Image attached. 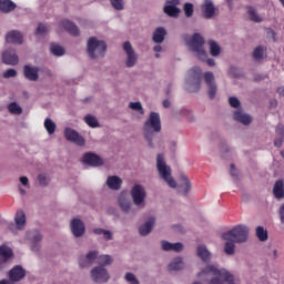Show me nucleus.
<instances>
[{
	"mask_svg": "<svg viewBox=\"0 0 284 284\" xmlns=\"http://www.w3.org/2000/svg\"><path fill=\"white\" fill-rule=\"evenodd\" d=\"M161 114L159 112L152 111L149 119L145 120L143 124V136L149 145V148H154V133L161 132Z\"/></svg>",
	"mask_w": 284,
	"mask_h": 284,
	"instance_id": "obj_1",
	"label": "nucleus"
},
{
	"mask_svg": "<svg viewBox=\"0 0 284 284\" xmlns=\"http://www.w3.org/2000/svg\"><path fill=\"white\" fill-rule=\"evenodd\" d=\"M207 276H213L210 284H223L224 282L229 284H234V275L227 272L226 270H219L214 265H209L206 268L202 270L201 273L197 274V277L204 278ZM201 284V283H193Z\"/></svg>",
	"mask_w": 284,
	"mask_h": 284,
	"instance_id": "obj_2",
	"label": "nucleus"
},
{
	"mask_svg": "<svg viewBox=\"0 0 284 284\" xmlns=\"http://www.w3.org/2000/svg\"><path fill=\"white\" fill-rule=\"evenodd\" d=\"M155 168L160 179L163 180L171 190H176L178 184L176 180L172 176V168L168 164L165 156L161 153L156 155Z\"/></svg>",
	"mask_w": 284,
	"mask_h": 284,
	"instance_id": "obj_3",
	"label": "nucleus"
},
{
	"mask_svg": "<svg viewBox=\"0 0 284 284\" xmlns=\"http://www.w3.org/2000/svg\"><path fill=\"white\" fill-rule=\"evenodd\" d=\"M189 45L191 50L195 53L199 60L201 61L206 60V63L209 67L216 65V61L214 59L212 58L207 59V51H205V48L203 47L205 45V39L203 38V36H201V33H194L191 37Z\"/></svg>",
	"mask_w": 284,
	"mask_h": 284,
	"instance_id": "obj_4",
	"label": "nucleus"
},
{
	"mask_svg": "<svg viewBox=\"0 0 284 284\" xmlns=\"http://www.w3.org/2000/svg\"><path fill=\"white\" fill-rule=\"evenodd\" d=\"M108 52V44L103 40H99L97 37H91L87 41V54L92 61L97 59H103Z\"/></svg>",
	"mask_w": 284,
	"mask_h": 284,
	"instance_id": "obj_5",
	"label": "nucleus"
},
{
	"mask_svg": "<svg viewBox=\"0 0 284 284\" xmlns=\"http://www.w3.org/2000/svg\"><path fill=\"white\" fill-rule=\"evenodd\" d=\"M248 234L250 229L243 224H240L239 226L231 229V231L223 233L222 239L224 241H234L235 243H245Z\"/></svg>",
	"mask_w": 284,
	"mask_h": 284,
	"instance_id": "obj_6",
	"label": "nucleus"
},
{
	"mask_svg": "<svg viewBox=\"0 0 284 284\" xmlns=\"http://www.w3.org/2000/svg\"><path fill=\"white\" fill-rule=\"evenodd\" d=\"M26 241L29 243L31 252H39L41 250V241H43V233L37 229H32L26 232Z\"/></svg>",
	"mask_w": 284,
	"mask_h": 284,
	"instance_id": "obj_7",
	"label": "nucleus"
},
{
	"mask_svg": "<svg viewBox=\"0 0 284 284\" xmlns=\"http://www.w3.org/2000/svg\"><path fill=\"white\" fill-rule=\"evenodd\" d=\"M148 196V192L145 191V186L141 184H135L131 189V197L133 205L138 207V210H143L145 207V199Z\"/></svg>",
	"mask_w": 284,
	"mask_h": 284,
	"instance_id": "obj_8",
	"label": "nucleus"
},
{
	"mask_svg": "<svg viewBox=\"0 0 284 284\" xmlns=\"http://www.w3.org/2000/svg\"><path fill=\"white\" fill-rule=\"evenodd\" d=\"M203 78V71L200 67H193L189 71V92L194 93L201 90V79Z\"/></svg>",
	"mask_w": 284,
	"mask_h": 284,
	"instance_id": "obj_9",
	"label": "nucleus"
},
{
	"mask_svg": "<svg viewBox=\"0 0 284 284\" xmlns=\"http://www.w3.org/2000/svg\"><path fill=\"white\" fill-rule=\"evenodd\" d=\"M90 278L92 283L105 284L110 282L111 275L106 267L93 266L90 271Z\"/></svg>",
	"mask_w": 284,
	"mask_h": 284,
	"instance_id": "obj_10",
	"label": "nucleus"
},
{
	"mask_svg": "<svg viewBox=\"0 0 284 284\" xmlns=\"http://www.w3.org/2000/svg\"><path fill=\"white\" fill-rule=\"evenodd\" d=\"M45 72V74H50V69L48 68H39L37 65L26 64L23 67V77L27 81H39V73Z\"/></svg>",
	"mask_w": 284,
	"mask_h": 284,
	"instance_id": "obj_11",
	"label": "nucleus"
},
{
	"mask_svg": "<svg viewBox=\"0 0 284 284\" xmlns=\"http://www.w3.org/2000/svg\"><path fill=\"white\" fill-rule=\"evenodd\" d=\"M98 258H99V250L89 251L87 254L79 256V260H78L79 267H81L82 270L92 267V265L97 263Z\"/></svg>",
	"mask_w": 284,
	"mask_h": 284,
	"instance_id": "obj_12",
	"label": "nucleus"
},
{
	"mask_svg": "<svg viewBox=\"0 0 284 284\" xmlns=\"http://www.w3.org/2000/svg\"><path fill=\"white\" fill-rule=\"evenodd\" d=\"M64 138L69 143H74L79 148H83L85 145V138L83 135H80L77 130L72 128H65L64 129Z\"/></svg>",
	"mask_w": 284,
	"mask_h": 284,
	"instance_id": "obj_13",
	"label": "nucleus"
},
{
	"mask_svg": "<svg viewBox=\"0 0 284 284\" xmlns=\"http://www.w3.org/2000/svg\"><path fill=\"white\" fill-rule=\"evenodd\" d=\"M27 223H28V220L26 217V212H23L22 210H19L16 212V215H14V224L13 223L9 224V230L11 232H14L16 230H18L19 232H23V230H26Z\"/></svg>",
	"mask_w": 284,
	"mask_h": 284,
	"instance_id": "obj_14",
	"label": "nucleus"
},
{
	"mask_svg": "<svg viewBox=\"0 0 284 284\" xmlns=\"http://www.w3.org/2000/svg\"><path fill=\"white\" fill-rule=\"evenodd\" d=\"M70 232L74 239H81L85 234V223L79 217H74L70 221Z\"/></svg>",
	"mask_w": 284,
	"mask_h": 284,
	"instance_id": "obj_15",
	"label": "nucleus"
},
{
	"mask_svg": "<svg viewBox=\"0 0 284 284\" xmlns=\"http://www.w3.org/2000/svg\"><path fill=\"white\" fill-rule=\"evenodd\" d=\"M123 50L126 54V68H134L136 65V62L139 61V55H136V52H134V49L132 48L130 41L124 42Z\"/></svg>",
	"mask_w": 284,
	"mask_h": 284,
	"instance_id": "obj_16",
	"label": "nucleus"
},
{
	"mask_svg": "<svg viewBox=\"0 0 284 284\" xmlns=\"http://www.w3.org/2000/svg\"><path fill=\"white\" fill-rule=\"evenodd\" d=\"M192 191V182L190 178H187L186 173L179 174V194L182 196H187Z\"/></svg>",
	"mask_w": 284,
	"mask_h": 284,
	"instance_id": "obj_17",
	"label": "nucleus"
},
{
	"mask_svg": "<svg viewBox=\"0 0 284 284\" xmlns=\"http://www.w3.org/2000/svg\"><path fill=\"white\" fill-rule=\"evenodd\" d=\"M163 12L171 19L179 17V0H169L163 7Z\"/></svg>",
	"mask_w": 284,
	"mask_h": 284,
	"instance_id": "obj_18",
	"label": "nucleus"
},
{
	"mask_svg": "<svg viewBox=\"0 0 284 284\" xmlns=\"http://www.w3.org/2000/svg\"><path fill=\"white\" fill-rule=\"evenodd\" d=\"M204 81L209 88V98L214 100L217 91L216 82H214V73L212 71H206L204 73Z\"/></svg>",
	"mask_w": 284,
	"mask_h": 284,
	"instance_id": "obj_19",
	"label": "nucleus"
},
{
	"mask_svg": "<svg viewBox=\"0 0 284 284\" xmlns=\"http://www.w3.org/2000/svg\"><path fill=\"white\" fill-rule=\"evenodd\" d=\"M2 63L4 65H19V55L14 49H7L2 52Z\"/></svg>",
	"mask_w": 284,
	"mask_h": 284,
	"instance_id": "obj_20",
	"label": "nucleus"
},
{
	"mask_svg": "<svg viewBox=\"0 0 284 284\" xmlns=\"http://www.w3.org/2000/svg\"><path fill=\"white\" fill-rule=\"evenodd\" d=\"M8 276L12 283H19V281L26 278V268L21 265H16L9 271Z\"/></svg>",
	"mask_w": 284,
	"mask_h": 284,
	"instance_id": "obj_21",
	"label": "nucleus"
},
{
	"mask_svg": "<svg viewBox=\"0 0 284 284\" xmlns=\"http://www.w3.org/2000/svg\"><path fill=\"white\" fill-rule=\"evenodd\" d=\"M83 163L91 168H101V165H103V159L97 153L89 152L83 155Z\"/></svg>",
	"mask_w": 284,
	"mask_h": 284,
	"instance_id": "obj_22",
	"label": "nucleus"
},
{
	"mask_svg": "<svg viewBox=\"0 0 284 284\" xmlns=\"http://www.w3.org/2000/svg\"><path fill=\"white\" fill-rule=\"evenodd\" d=\"M118 205L124 214H129L130 210H132V202L130 201V197L128 196V192H121L118 196Z\"/></svg>",
	"mask_w": 284,
	"mask_h": 284,
	"instance_id": "obj_23",
	"label": "nucleus"
},
{
	"mask_svg": "<svg viewBox=\"0 0 284 284\" xmlns=\"http://www.w3.org/2000/svg\"><path fill=\"white\" fill-rule=\"evenodd\" d=\"M7 43H14L17 45H21L23 43V34L21 31L12 30L9 31L6 36Z\"/></svg>",
	"mask_w": 284,
	"mask_h": 284,
	"instance_id": "obj_24",
	"label": "nucleus"
},
{
	"mask_svg": "<svg viewBox=\"0 0 284 284\" xmlns=\"http://www.w3.org/2000/svg\"><path fill=\"white\" fill-rule=\"evenodd\" d=\"M154 229V217H149L146 222L139 226L140 236H148Z\"/></svg>",
	"mask_w": 284,
	"mask_h": 284,
	"instance_id": "obj_25",
	"label": "nucleus"
},
{
	"mask_svg": "<svg viewBox=\"0 0 284 284\" xmlns=\"http://www.w3.org/2000/svg\"><path fill=\"white\" fill-rule=\"evenodd\" d=\"M60 27L68 31L72 37H79V27L70 20H62Z\"/></svg>",
	"mask_w": 284,
	"mask_h": 284,
	"instance_id": "obj_26",
	"label": "nucleus"
},
{
	"mask_svg": "<svg viewBox=\"0 0 284 284\" xmlns=\"http://www.w3.org/2000/svg\"><path fill=\"white\" fill-rule=\"evenodd\" d=\"M106 185L109 190L119 191L121 185H123V180L116 175H110L106 178Z\"/></svg>",
	"mask_w": 284,
	"mask_h": 284,
	"instance_id": "obj_27",
	"label": "nucleus"
},
{
	"mask_svg": "<svg viewBox=\"0 0 284 284\" xmlns=\"http://www.w3.org/2000/svg\"><path fill=\"white\" fill-rule=\"evenodd\" d=\"M202 12L205 19H212V17H214V13L216 12L214 2H212L211 0H206L205 3L202 6Z\"/></svg>",
	"mask_w": 284,
	"mask_h": 284,
	"instance_id": "obj_28",
	"label": "nucleus"
},
{
	"mask_svg": "<svg viewBox=\"0 0 284 284\" xmlns=\"http://www.w3.org/2000/svg\"><path fill=\"white\" fill-rule=\"evenodd\" d=\"M168 34V31L163 27H158L153 31L152 41L153 43H163L165 41V37Z\"/></svg>",
	"mask_w": 284,
	"mask_h": 284,
	"instance_id": "obj_29",
	"label": "nucleus"
},
{
	"mask_svg": "<svg viewBox=\"0 0 284 284\" xmlns=\"http://www.w3.org/2000/svg\"><path fill=\"white\" fill-rule=\"evenodd\" d=\"M97 263L98 267H110V265L114 263V257H112V255L109 254L98 255Z\"/></svg>",
	"mask_w": 284,
	"mask_h": 284,
	"instance_id": "obj_30",
	"label": "nucleus"
},
{
	"mask_svg": "<svg viewBox=\"0 0 284 284\" xmlns=\"http://www.w3.org/2000/svg\"><path fill=\"white\" fill-rule=\"evenodd\" d=\"M17 9V3L11 0H0V12L8 14Z\"/></svg>",
	"mask_w": 284,
	"mask_h": 284,
	"instance_id": "obj_31",
	"label": "nucleus"
},
{
	"mask_svg": "<svg viewBox=\"0 0 284 284\" xmlns=\"http://www.w3.org/2000/svg\"><path fill=\"white\" fill-rule=\"evenodd\" d=\"M234 120L244 124V125H250L252 123V116L246 115V113H243V111H235L234 112Z\"/></svg>",
	"mask_w": 284,
	"mask_h": 284,
	"instance_id": "obj_32",
	"label": "nucleus"
},
{
	"mask_svg": "<svg viewBox=\"0 0 284 284\" xmlns=\"http://www.w3.org/2000/svg\"><path fill=\"white\" fill-rule=\"evenodd\" d=\"M273 194L275 199L282 200L284 197V184L283 180H277L273 186Z\"/></svg>",
	"mask_w": 284,
	"mask_h": 284,
	"instance_id": "obj_33",
	"label": "nucleus"
},
{
	"mask_svg": "<svg viewBox=\"0 0 284 284\" xmlns=\"http://www.w3.org/2000/svg\"><path fill=\"white\" fill-rule=\"evenodd\" d=\"M197 256L204 262V263H210V258L212 257V254L210 251H207V247L205 245L200 244L197 247Z\"/></svg>",
	"mask_w": 284,
	"mask_h": 284,
	"instance_id": "obj_34",
	"label": "nucleus"
},
{
	"mask_svg": "<svg viewBox=\"0 0 284 284\" xmlns=\"http://www.w3.org/2000/svg\"><path fill=\"white\" fill-rule=\"evenodd\" d=\"M160 243L162 252H179V242L171 243L162 240Z\"/></svg>",
	"mask_w": 284,
	"mask_h": 284,
	"instance_id": "obj_35",
	"label": "nucleus"
},
{
	"mask_svg": "<svg viewBox=\"0 0 284 284\" xmlns=\"http://www.w3.org/2000/svg\"><path fill=\"white\" fill-rule=\"evenodd\" d=\"M93 234H95V236H103L104 241H112V239H114L112 231L101 227L93 229Z\"/></svg>",
	"mask_w": 284,
	"mask_h": 284,
	"instance_id": "obj_36",
	"label": "nucleus"
},
{
	"mask_svg": "<svg viewBox=\"0 0 284 284\" xmlns=\"http://www.w3.org/2000/svg\"><path fill=\"white\" fill-rule=\"evenodd\" d=\"M0 258H2L4 263H8V261L12 258V248L7 245L0 246Z\"/></svg>",
	"mask_w": 284,
	"mask_h": 284,
	"instance_id": "obj_37",
	"label": "nucleus"
},
{
	"mask_svg": "<svg viewBox=\"0 0 284 284\" xmlns=\"http://www.w3.org/2000/svg\"><path fill=\"white\" fill-rule=\"evenodd\" d=\"M8 110L10 112V114H14L17 116L23 114V109L21 108V105H19V103L17 102H11L8 105Z\"/></svg>",
	"mask_w": 284,
	"mask_h": 284,
	"instance_id": "obj_38",
	"label": "nucleus"
},
{
	"mask_svg": "<svg viewBox=\"0 0 284 284\" xmlns=\"http://www.w3.org/2000/svg\"><path fill=\"white\" fill-rule=\"evenodd\" d=\"M210 54L212 57H219L221 54V45L215 40H209Z\"/></svg>",
	"mask_w": 284,
	"mask_h": 284,
	"instance_id": "obj_39",
	"label": "nucleus"
},
{
	"mask_svg": "<svg viewBox=\"0 0 284 284\" xmlns=\"http://www.w3.org/2000/svg\"><path fill=\"white\" fill-rule=\"evenodd\" d=\"M44 128L48 132V134L52 135L54 134V132H57V123H54V121H52V119L47 118L44 120Z\"/></svg>",
	"mask_w": 284,
	"mask_h": 284,
	"instance_id": "obj_40",
	"label": "nucleus"
},
{
	"mask_svg": "<svg viewBox=\"0 0 284 284\" xmlns=\"http://www.w3.org/2000/svg\"><path fill=\"white\" fill-rule=\"evenodd\" d=\"M234 243H236L234 240H226L225 246H224V252L226 255H234V252L236 250V246Z\"/></svg>",
	"mask_w": 284,
	"mask_h": 284,
	"instance_id": "obj_41",
	"label": "nucleus"
},
{
	"mask_svg": "<svg viewBox=\"0 0 284 284\" xmlns=\"http://www.w3.org/2000/svg\"><path fill=\"white\" fill-rule=\"evenodd\" d=\"M50 50L53 57H63L65 54V49L59 44H51Z\"/></svg>",
	"mask_w": 284,
	"mask_h": 284,
	"instance_id": "obj_42",
	"label": "nucleus"
},
{
	"mask_svg": "<svg viewBox=\"0 0 284 284\" xmlns=\"http://www.w3.org/2000/svg\"><path fill=\"white\" fill-rule=\"evenodd\" d=\"M50 32V27L48 24L39 23L36 29L37 37H43V34H48Z\"/></svg>",
	"mask_w": 284,
	"mask_h": 284,
	"instance_id": "obj_43",
	"label": "nucleus"
},
{
	"mask_svg": "<svg viewBox=\"0 0 284 284\" xmlns=\"http://www.w3.org/2000/svg\"><path fill=\"white\" fill-rule=\"evenodd\" d=\"M84 123H87L89 128H99V120L91 114L84 116Z\"/></svg>",
	"mask_w": 284,
	"mask_h": 284,
	"instance_id": "obj_44",
	"label": "nucleus"
},
{
	"mask_svg": "<svg viewBox=\"0 0 284 284\" xmlns=\"http://www.w3.org/2000/svg\"><path fill=\"white\" fill-rule=\"evenodd\" d=\"M169 274H176L179 272V257L173 258V261L168 265Z\"/></svg>",
	"mask_w": 284,
	"mask_h": 284,
	"instance_id": "obj_45",
	"label": "nucleus"
},
{
	"mask_svg": "<svg viewBox=\"0 0 284 284\" xmlns=\"http://www.w3.org/2000/svg\"><path fill=\"white\" fill-rule=\"evenodd\" d=\"M38 183L40 187H48L50 184V178L45 173H41L38 175Z\"/></svg>",
	"mask_w": 284,
	"mask_h": 284,
	"instance_id": "obj_46",
	"label": "nucleus"
},
{
	"mask_svg": "<svg viewBox=\"0 0 284 284\" xmlns=\"http://www.w3.org/2000/svg\"><path fill=\"white\" fill-rule=\"evenodd\" d=\"M183 10L186 18H192V16H194V4L191 2L184 3Z\"/></svg>",
	"mask_w": 284,
	"mask_h": 284,
	"instance_id": "obj_47",
	"label": "nucleus"
},
{
	"mask_svg": "<svg viewBox=\"0 0 284 284\" xmlns=\"http://www.w3.org/2000/svg\"><path fill=\"white\" fill-rule=\"evenodd\" d=\"M247 12H248L251 21L257 22V23L262 21V18L256 13L254 7H248Z\"/></svg>",
	"mask_w": 284,
	"mask_h": 284,
	"instance_id": "obj_48",
	"label": "nucleus"
},
{
	"mask_svg": "<svg viewBox=\"0 0 284 284\" xmlns=\"http://www.w3.org/2000/svg\"><path fill=\"white\" fill-rule=\"evenodd\" d=\"M256 236L261 242H265L267 240V231H265L263 226H257Z\"/></svg>",
	"mask_w": 284,
	"mask_h": 284,
	"instance_id": "obj_49",
	"label": "nucleus"
},
{
	"mask_svg": "<svg viewBox=\"0 0 284 284\" xmlns=\"http://www.w3.org/2000/svg\"><path fill=\"white\" fill-rule=\"evenodd\" d=\"M129 108L131 110H134L135 112H139V114H145V111L143 110V105L141 102H130Z\"/></svg>",
	"mask_w": 284,
	"mask_h": 284,
	"instance_id": "obj_50",
	"label": "nucleus"
},
{
	"mask_svg": "<svg viewBox=\"0 0 284 284\" xmlns=\"http://www.w3.org/2000/svg\"><path fill=\"white\" fill-rule=\"evenodd\" d=\"M124 281H126V283H130V284H139V278H136V275H134V273H125L124 275Z\"/></svg>",
	"mask_w": 284,
	"mask_h": 284,
	"instance_id": "obj_51",
	"label": "nucleus"
},
{
	"mask_svg": "<svg viewBox=\"0 0 284 284\" xmlns=\"http://www.w3.org/2000/svg\"><path fill=\"white\" fill-rule=\"evenodd\" d=\"M114 10L121 11L125 8L123 0H109Z\"/></svg>",
	"mask_w": 284,
	"mask_h": 284,
	"instance_id": "obj_52",
	"label": "nucleus"
},
{
	"mask_svg": "<svg viewBox=\"0 0 284 284\" xmlns=\"http://www.w3.org/2000/svg\"><path fill=\"white\" fill-rule=\"evenodd\" d=\"M263 54H264V48L261 45L256 47L253 51V58L255 60H261L263 58Z\"/></svg>",
	"mask_w": 284,
	"mask_h": 284,
	"instance_id": "obj_53",
	"label": "nucleus"
},
{
	"mask_svg": "<svg viewBox=\"0 0 284 284\" xmlns=\"http://www.w3.org/2000/svg\"><path fill=\"white\" fill-rule=\"evenodd\" d=\"M3 79H14L17 77V70L14 69H8L2 74Z\"/></svg>",
	"mask_w": 284,
	"mask_h": 284,
	"instance_id": "obj_54",
	"label": "nucleus"
},
{
	"mask_svg": "<svg viewBox=\"0 0 284 284\" xmlns=\"http://www.w3.org/2000/svg\"><path fill=\"white\" fill-rule=\"evenodd\" d=\"M229 103L234 109H239L241 106V101L236 97H230L229 98Z\"/></svg>",
	"mask_w": 284,
	"mask_h": 284,
	"instance_id": "obj_55",
	"label": "nucleus"
},
{
	"mask_svg": "<svg viewBox=\"0 0 284 284\" xmlns=\"http://www.w3.org/2000/svg\"><path fill=\"white\" fill-rule=\"evenodd\" d=\"M153 52H155V59H161V54L159 52H163V47L160 43L153 47Z\"/></svg>",
	"mask_w": 284,
	"mask_h": 284,
	"instance_id": "obj_56",
	"label": "nucleus"
},
{
	"mask_svg": "<svg viewBox=\"0 0 284 284\" xmlns=\"http://www.w3.org/2000/svg\"><path fill=\"white\" fill-rule=\"evenodd\" d=\"M20 183H21V185H23L24 187H30V181L28 180V176H21V178H20Z\"/></svg>",
	"mask_w": 284,
	"mask_h": 284,
	"instance_id": "obj_57",
	"label": "nucleus"
},
{
	"mask_svg": "<svg viewBox=\"0 0 284 284\" xmlns=\"http://www.w3.org/2000/svg\"><path fill=\"white\" fill-rule=\"evenodd\" d=\"M276 134L280 136L284 135V126L282 124H278V126L276 128Z\"/></svg>",
	"mask_w": 284,
	"mask_h": 284,
	"instance_id": "obj_58",
	"label": "nucleus"
},
{
	"mask_svg": "<svg viewBox=\"0 0 284 284\" xmlns=\"http://www.w3.org/2000/svg\"><path fill=\"white\" fill-rule=\"evenodd\" d=\"M231 176H239V173H236V166H234V164H231Z\"/></svg>",
	"mask_w": 284,
	"mask_h": 284,
	"instance_id": "obj_59",
	"label": "nucleus"
},
{
	"mask_svg": "<svg viewBox=\"0 0 284 284\" xmlns=\"http://www.w3.org/2000/svg\"><path fill=\"white\" fill-rule=\"evenodd\" d=\"M282 143H283V138H276V139L274 140V145H275L276 148H280V146L282 145Z\"/></svg>",
	"mask_w": 284,
	"mask_h": 284,
	"instance_id": "obj_60",
	"label": "nucleus"
},
{
	"mask_svg": "<svg viewBox=\"0 0 284 284\" xmlns=\"http://www.w3.org/2000/svg\"><path fill=\"white\" fill-rule=\"evenodd\" d=\"M280 216H281L282 223H284V204H282V206L280 209Z\"/></svg>",
	"mask_w": 284,
	"mask_h": 284,
	"instance_id": "obj_61",
	"label": "nucleus"
},
{
	"mask_svg": "<svg viewBox=\"0 0 284 284\" xmlns=\"http://www.w3.org/2000/svg\"><path fill=\"white\" fill-rule=\"evenodd\" d=\"M163 108L168 109L172 105V102H170L168 99L162 102Z\"/></svg>",
	"mask_w": 284,
	"mask_h": 284,
	"instance_id": "obj_62",
	"label": "nucleus"
},
{
	"mask_svg": "<svg viewBox=\"0 0 284 284\" xmlns=\"http://www.w3.org/2000/svg\"><path fill=\"white\" fill-rule=\"evenodd\" d=\"M277 93L284 97V87L277 88Z\"/></svg>",
	"mask_w": 284,
	"mask_h": 284,
	"instance_id": "obj_63",
	"label": "nucleus"
},
{
	"mask_svg": "<svg viewBox=\"0 0 284 284\" xmlns=\"http://www.w3.org/2000/svg\"><path fill=\"white\" fill-rule=\"evenodd\" d=\"M0 284H11V283H10V280H1Z\"/></svg>",
	"mask_w": 284,
	"mask_h": 284,
	"instance_id": "obj_64",
	"label": "nucleus"
}]
</instances>
